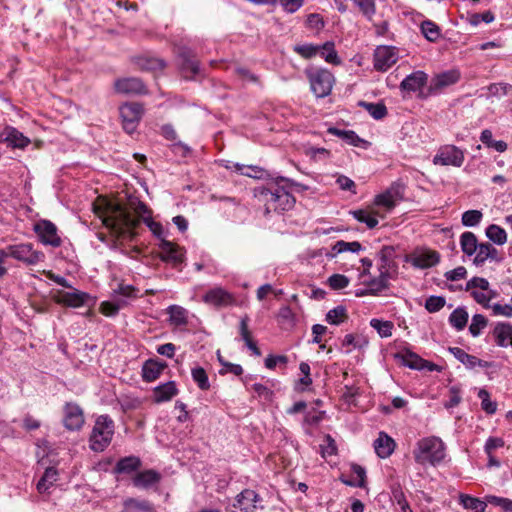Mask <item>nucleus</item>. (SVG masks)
Returning a JSON list of instances; mask_svg holds the SVG:
<instances>
[{"label": "nucleus", "mask_w": 512, "mask_h": 512, "mask_svg": "<svg viewBox=\"0 0 512 512\" xmlns=\"http://www.w3.org/2000/svg\"><path fill=\"white\" fill-rule=\"evenodd\" d=\"M58 480V472L54 467H48L37 483V491L45 493Z\"/></svg>", "instance_id": "nucleus-34"}, {"label": "nucleus", "mask_w": 512, "mask_h": 512, "mask_svg": "<svg viewBox=\"0 0 512 512\" xmlns=\"http://www.w3.org/2000/svg\"><path fill=\"white\" fill-rule=\"evenodd\" d=\"M474 255L473 262L477 266L483 265L488 259L499 260L497 249L489 242L479 243Z\"/></svg>", "instance_id": "nucleus-21"}, {"label": "nucleus", "mask_w": 512, "mask_h": 512, "mask_svg": "<svg viewBox=\"0 0 512 512\" xmlns=\"http://www.w3.org/2000/svg\"><path fill=\"white\" fill-rule=\"evenodd\" d=\"M143 111V106L136 102L126 103L120 107L123 129L128 134L133 133L137 129Z\"/></svg>", "instance_id": "nucleus-7"}, {"label": "nucleus", "mask_w": 512, "mask_h": 512, "mask_svg": "<svg viewBox=\"0 0 512 512\" xmlns=\"http://www.w3.org/2000/svg\"><path fill=\"white\" fill-rule=\"evenodd\" d=\"M249 318L247 316L243 317L240 321V335L242 340L245 342L246 346L253 352L254 355L260 356L261 351L257 347L256 343L252 340L251 333L248 327Z\"/></svg>", "instance_id": "nucleus-33"}, {"label": "nucleus", "mask_w": 512, "mask_h": 512, "mask_svg": "<svg viewBox=\"0 0 512 512\" xmlns=\"http://www.w3.org/2000/svg\"><path fill=\"white\" fill-rule=\"evenodd\" d=\"M91 300V296L79 290L66 292L59 290L55 296V302L68 307L78 308L86 305Z\"/></svg>", "instance_id": "nucleus-13"}, {"label": "nucleus", "mask_w": 512, "mask_h": 512, "mask_svg": "<svg viewBox=\"0 0 512 512\" xmlns=\"http://www.w3.org/2000/svg\"><path fill=\"white\" fill-rule=\"evenodd\" d=\"M8 256L24 263L26 266H35L45 259L42 251L35 250L32 243H19L6 248Z\"/></svg>", "instance_id": "nucleus-5"}, {"label": "nucleus", "mask_w": 512, "mask_h": 512, "mask_svg": "<svg viewBox=\"0 0 512 512\" xmlns=\"http://www.w3.org/2000/svg\"><path fill=\"white\" fill-rule=\"evenodd\" d=\"M486 236L497 245H503L507 241L506 231L496 224H491L486 228Z\"/></svg>", "instance_id": "nucleus-41"}, {"label": "nucleus", "mask_w": 512, "mask_h": 512, "mask_svg": "<svg viewBox=\"0 0 512 512\" xmlns=\"http://www.w3.org/2000/svg\"><path fill=\"white\" fill-rule=\"evenodd\" d=\"M237 507L245 512L253 511L256 503L259 501V495L251 489L243 490L236 497Z\"/></svg>", "instance_id": "nucleus-23"}, {"label": "nucleus", "mask_w": 512, "mask_h": 512, "mask_svg": "<svg viewBox=\"0 0 512 512\" xmlns=\"http://www.w3.org/2000/svg\"><path fill=\"white\" fill-rule=\"evenodd\" d=\"M202 300L204 303L216 308L231 306L235 303L233 294L220 286L208 290L203 295Z\"/></svg>", "instance_id": "nucleus-11"}, {"label": "nucleus", "mask_w": 512, "mask_h": 512, "mask_svg": "<svg viewBox=\"0 0 512 512\" xmlns=\"http://www.w3.org/2000/svg\"><path fill=\"white\" fill-rule=\"evenodd\" d=\"M492 309L493 315L495 316H505L512 317V305L510 304H499L495 303L490 307Z\"/></svg>", "instance_id": "nucleus-64"}, {"label": "nucleus", "mask_w": 512, "mask_h": 512, "mask_svg": "<svg viewBox=\"0 0 512 512\" xmlns=\"http://www.w3.org/2000/svg\"><path fill=\"white\" fill-rule=\"evenodd\" d=\"M63 424L71 431L79 430L84 424V413L82 408L74 403L67 402L64 405Z\"/></svg>", "instance_id": "nucleus-12"}, {"label": "nucleus", "mask_w": 512, "mask_h": 512, "mask_svg": "<svg viewBox=\"0 0 512 512\" xmlns=\"http://www.w3.org/2000/svg\"><path fill=\"white\" fill-rule=\"evenodd\" d=\"M479 243L473 232L466 231L460 236V246L464 254L472 256L476 253Z\"/></svg>", "instance_id": "nucleus-32"}, {"label": "nucleus", "mask_w": 512, "mask_h": 512, "mask_svg": "<svg viewBox=\"0 0 512 512\" xmlns=\"http://www.w3.org/2000/svg\"><path fill=\"white\" fill-rule=\"evenodd\" d=\"M360 10V12L371 20L376 13V5L374 0H351Z\"/></svg>", "instance_id": "nucleus-51"}, {"label": "nucleus", "mask_w": 512, "mask_h": 512, "mask_svg": "<svg viewBox=\"0 0 512 512\" xmlns=\"http://www.w3.org/2000/svg\"><path fill=\"white\" fill-rule=\"evenodd\" d=\"M460 74L456 70H450L438 74L432 82L431 89L441 90L444 87L450 86L458 82Z\"/></svg>", "instance_id": "nucleus-26"}, {"label": "nucleus", "mask_w": 512, "mask_h": 512, "mask_svg": "<svg viewBox=\"0 0 512 512\" xmlns=\"http://www.w3.org/2000/svg\"><path fill=\"white\" fill-rule=\"evenodd\" d=\"M478 397L481 399V407L487 414H494L497 410V404L490 400V395L485 389H480Z\"/></svg>", "instance_id": "nucleus-57"}, {"label": "nucleus", "mask_w": 512, "mask_h": 512, "mask_svg": "<svg viewBox=\"0 0 512 512\" xmlns=\"http://www.w3.org/2000/svg\"><path fill=\"white\" fill-rule=\"evenodd\" d=\"M489 286L490 285L487 279L482 277H473L467 282L465 289L466 291H472L478 288L482 291H488Z\"/></svg>", "instance_id": "nucleus-62"}, {"label": "nucleus", "mask_w": 512, "mask_h": 512, "mask_svg": "<svg viewBox=\"0 0 512 512\" xmlns=\"http://www.w3.org/2000/svg\"><path fill=\"white\" fill-rule=\"evenodd\" d=\"M399 58L397 48L393 46H378L374 52V68L385 72L390 69Z\"/></svg>", "instance_id": "nucleus-9"}, {"label": "nucleus", "mask_w": 512, "mask_h": 512, "mask_svg": "<svg viewBox=\"0 0 512 512\" xmlns=\"http://www.w3.org/2000/svg\"><path fill=\"white\" fill-rule=\"evenodd\" d=\"M392 276L379 272L377 277H373L368 281H364L366 286V293H370L373 296L379 295L382 291L390 287V279Z\"/></svg>", "instance_id": "nucleus-19"}, {"label": "nucleus", "mask_w": 512, "mask_h": 512, "mask_svg": "<svg viewBox=\"0 0 512 512\" xmlns=\"http://www.w3.org/2000/svg\"><path fill=\"white\" fill-rule=\"evenodd\" d=\"M124 512H153L152 505L147 501L127 499L124 501Z\"/></svg>", "instance_id": "nucleus-42"}, {"label": "nucleus", "mask_w": 512, "mask_h": 512, "mask_svg": "<svg viewBox=\"0 0 512 512\" xmlns=\"http://www.w3.org/2000/svg\"><path fill=\"white\" fill-rule=\"evenodd\" d=\"M493 96L502 97L512 94V85L509 83H493L488 87Z\"/></svg>", "instance_id": "nucleus-59"}, {"label": "nucleus", "mask_w": 512, "mask_h": 512, "mask_svg": "<svg viewBox=\"0 0 512 512\" xmlns=\"http://www.w3.org/2000/svg\"><path fill=\"white\" fill-rule=\"evenodd\" d=\"M179 59L181 72L186 79H192L199 74V61L190 49H182L179 54Z\"/></svg>", "instance_id": "nucleus-14"}, {"label": "nucleus", "mask_w": 512, "mask_h": 512, "mask_svg": "<svg viewBox=\"0 0 512 512\" xmlns=\"http://www.w3.org/2000/svg\"><path fill=\"white\" fill-rule=\"evenodd\" d=\"M398 197L399 195L396 190L388 189L375 197L374 204L376 206L384 207L387 211H390L396 206Z\"/></svg>", "instance_id": "nucleus-31"}, {"label": "nucleus", "mask_w": 512, "mask_h": 512, "mask_svg": "<svg viewBox=\"0 0 512 512\" xmlns=\"http://www.w3.org/2000/svg\"><path fill=\"white\" fill-rule=\"evenodd\" d=\"M468 318L469 315L465 308L458 307L450 314L449 323L456 330L461 331L466 327Z\"/></svg>", "instance_id": "nucleus-37"}, {"label": "nucleus", "mask_w": 512, "mask_h": 512, "mask_svg": "<svg viewBox=\"0 0 512 512\" xmlns=\"http://www.w3.org/2000/svg\"><path fill=\"white\" fill-rule=\"evenodd\" d=\"M348 319L347 310L344 306L339 305L329 310L325 316L326 322L331 325H340Z\"/></svg>", "instance_id": "nucleus-39"}, {"label": "nucleus", "mask_w": 512, "mask_h": 512, "mask_svg": "<svg viewBox=\"0 0 512 512\" xmlns=\"http://www.w3.org/2000/svg\"><path fill=\"white\" fill-rule=\"evenodd\" d=\"M368 338L362 334H346L342 340V347H347L346 353L352 349H364L368 346Z\"/></svg>", "instance_id": "nucleus-28"}, {"label": "nucleus", "mask_w": 512, "mask_h": 512, "mask_svg": "<svg viewBox=\"0 0 512 512\" xmlns=\"http://www.w3.org/2000/svg\"><path fill=\"white\" fill-rule=\"evenodd\" d=\"M459 502L465 509L472 512H485L486 509V502L484 500L467 494H460Z\"/></svg>", "instance_id": "nucleus-36"}, {"label": "nucleus", "mask_w": 512, "mask_h": 512, "mask_svg": "<svg viewBox=\"0 0 512 512\" xmlns=\"http://www.w3.org/2000/svg\"><path fill=\"white\" fill-rule=\"evenodd\" d=\"M167 313L172 324L180 326L187 323V311L183 307L171 305L167 308Z\"/></svg>", "instance_id": "nucleus-45"}, {"label": "nucleus", "mask_w": 512, "mask_h": 512, "mask_svg": "<svg viewBox=\"0 0 512 512\" xmlns=\"http://www.w3.org/2000/svg\"><path fill=\"white\" fill-rule=\"evenodd\" d=\"M160 479V474L155 470L150 469L137 473L133 478V484L135 487L147 489L158 483Z\"/></svg>", "instance_id": "nucleus-24"}, {"label": "nucleus", "mask_w": 512, "mask_h": 512, "mask_svg": "<svg viewBox=\"0 0 512 512\" xmlns=\"http://www.w3.org/2000/svg\"><path fill=\"white\" fill-rule=\"evenodd\" d=\"M343 141L345 143L349 144V145H352V146H355V147H360V148H363V149H367L371 145L369 141L360 138L352 130L348 131V134L346 135V137L344 138Z\"/></svg>", "instance_id": "nucleus-60"}, {"label": "nucleus", "mask_w": 512, "mask_h": 512, "mask_svg": "<svg viewBox=\"0 0 512 512\" xmlns=\"http://www.w3.org/2000/svg\"><path fill=\"white\" fill-rule=\"evenodd\" d=\"M165 368V363H160L154 360H148L145 362L142 368L143 379L148 382L154 381L159 377V375Z\"/></svg>", "instance_id": "nucleus-29"}, {"label": "nucleus", "mask_w": 512, "mask_h": 512, "mask_svg": "<svg viewBox=\"0 0 512 512\" xmlns=\"http://www.w3.org/2000/svg\"><path fill=\"white\" fill-rule=\"evenodd\" d=\"M160 256L163 261L178 264L182 262V254L180 253L179 247L170 241L161 239L159 245Z\"/></svg>", "instance_id": "nucleus-20"}, {"label": "nucleus", "mask_w": 512, "mask_h": 512, "mask_svg": "<svg viewBox=\"0 0 512 512\" xmlns=\"http://www.w3.org/2000/svg\"><path fill=\"white\" fill-rule=\"evenodd\" d=\"M446 447L443 441L435 436L420 439L413 451V456L418 464L427 463L435 466L442 462L446 456Z\"/></svg>", "instance_id": "nucleus-3"}, {"label": "nucleus", "mask_w": 512, "mask_h": 512, "mask_svg": "<svg viewBox=\"0 0 512 512\" xmlns=\"http://www.w3.org/2000/svg\"><path fill=\"white\" fill-rule=\"evenodd\" d=\"M420 28L423 36L430 42H436L441 36L439 26L430 20L423 21Z\"/></svg>", "instance_id": "nucleus-40"}, {"label": "nucleus", "mask_w": 512, "mask_h": 512, "mask_svg": "<svg viewBox=\"0 0 512 512\" xmlns=\"http://www.w3.org/2000/svg\"><path fill=\"white\" fill-rule=\"evenodd\" d=\"M353 217L359 222L365 223L368 228L372 229L377 226V213L359 209L351 212Z\"/></svg>", "instance_id": "nucleus-44"}, {"label": "nucleus", "mask_w": 512, "mask_h": 512, "mask_svg": "<svg viewBox=\"0 0 512 512\" xmlns=\"http://www.w3.org/2000/svg\"><path fill=\"white\" fill-rule=\"evenodd\" d=\"M115 89L123 94H145L147 92L144 83L139 78H124L115 82Z\"/></svg>", "instance_id": "nucleus-18"}, {"label": "nucleus", "mask_w": 512, "mask_h": 512, "mask_svg": "<svg viewBox=\"0 0 512 512\" xmlns=\"http://www.w3.org/2000/svg\"><path fill=\"white\" fill-rule=\"evenodd\" d=\"M320 54L326 62L328 63H331V64H334V65H338L341 63V60L334 48V43L333 42H325L324 44L321 45V48H320V52L318 53Z\"/></svg>", "instance_id": "nucleus-46"}, {"label": "nucleus", "mask_w": 512, "mask_h": 512, "mask_svg": "<svg viewBox=\"0 0 512 512\" xmlns=\"http://www.w3.org/2000/svg\"><path fill=\"white\" fill-rule=\"evenodd\" d=\"M312 92L318 98L326 97L330 94L334 76L327 69H309L306 71Z\"/></svg>", "instance_id": "nucleus-6"}, {"label": "nucleus", "mask_w": 512, "mask_h": 512, "mask_svg": "<svg viewBox=\"0 0 512 512\" xmlns=\"http://www.w3.org/2000/svg\"><path fill=\"white\" fill-rule=\"evenodd\" d=\"M359 106L363 107L375 120H381L387 115L386 106L381 103L360 101Z\"/></svg>", "instance_id": "nucleus-38"}, {"label": "nucleus", "mask_w": 512, "mask_h": 512, "mask_svg": "<svg viewBox=\"0 0 512 512\" xmlns=\"http://www.w3.org/2000/svg\"><path fill=\"white\" fill-rule=\"evenodd\" d=\"M379 256V265L378 272L388 274L389 276L394 277L397 273L398 266L394 260L395 258V249L392 246H383Z\"/></svg>", "instance_id": "nucleus-15"}, {"label": "nucleus", "mask_w": 512, "mask_h": 512, "mask_svg": "<svg viewBox=\"0 0 512 512\" xmlns=\"http://www.w3.org/2000/svg\"><path fill=\"white\" fill-rule=\"evenodd\" d=\"M428 76L423 71H415L406 76L400 83V89L403 92H418L426 85Z\"/></svg>", "instance_id": "nucleus-17"}, {"label": "nucleus", "mask_w": 512, "mask_h": 512, "mask_svg": "<svg viewBox=\"0 0 512 512\" xmlns=\"http://www.w3.org/2000/svg\"><path fill=\"white\" fill-rule=\"evenodd\" d=\"M440 260V255L436 251H424L415 255L412 259V265L417 268L425 269L436 265Z\"/></svg>", "instance_id": "nucleus-25"}, {"label": "nucleus", "mask_w": 512, "mask_h": 512, "mask_svg": "<svg viewBox=\"0 0 512 512\" xmlns=\"http://www.w3.org/2000/svg\"><path fill=\"white\" fill-rule=\"evenodd\" d=\"M0 141L12 148L23 149L29 145L30 139L12 126H6L0 132Z\"/></svg>", "instance_id": "nucleus-16"}, {"label": "nucleus", "mask_w": 512, "mask_h": 512, "mask_svg": "<svg viewBox=\"0 0 512 512\" xmlns=\"http://www.w3.org/2000/svg\"><path fill=\"white\" fill-rule=\"evenodd\" d=\"M362 250V245L358 241L345 242L343 240L337 241L333 246V251L336 253L352 252L358 253Z\"/></svg>", "instance_id": "nucleus-53"}, {"label": "nucleus", "mask_w": 512, "mask_h": 512, "mask_svg": "<svg viewBox=\"0 0 512 512\" xmlns=\"http://www.w3.org/2000/svg\"><path fill=\"white\" fill-rule=\"evenodd\" d=\"M255 197L264 203L266 213L271 211H288L295 204V198L284 187L274 189L261 187L255 189Z\"/></svg>", "instance_id": "nucleus-2"}, {"label": "nucleus", "mask_w": 512, "mask_h": 512, "mask_svg": "<svg viewBox=\"0 0 512 512\" xmlns=\"http://www.w3.org/2000/svg\"><path fill=\"white\" fill-rule=\"evenodd\" d=\"M251 389L255 393V397H258L266 402H271L274 397V392L267 386L261 383H255L251 386Z\"/></svg>", "instance_id": "nucleus-56"}, {"label": "nucleus", "mask_w": 512, "mask_h": 512, "mask_svg": "<svg viewBox=\"0 0 512 512\" xmlns=\"http://www.w3.org/2000/svg\"><path fill=\"white\" fill-rule=\"evenodd\" d=\"M321 45L299 44L295 45L293 50L305 59H310L320 52Z\"/></svg>", "instance_id": "nucleus-50"}, {"label": "nucleus", "mask_w": 512, "mask_h": 512, "mask_svg": "<svg viewBox=\"0 0 512 512\" xmlns=\"http://www.w3.org/2000/svg\"><path fill=\"white\" fill-rule=\"evenodd\" d=\"M329 286L334 290L344 289L349 284V279L342 274H333L328 278Z\"/></svg>", "instance_id": "nucleus-61"}, {"label": "nucleus", "mask_w": 512, "mask_h": 512, "mask_svg": "<svg viewBox=\"0 0 512 512\" xmlns=\"http://www.w3.org/2000/svg\"><path fill=\"white\" fill-rule=\"evenodd\" d=\"M464 161L463 152L453 145L442 147L434 156L433 163L436 165H452L460 167Z\"/></svg>", "instance_id": "nucleus-10"}, {"label": "nucleus", "mask_w": 512, "mask_h": 512, "mask_svg": "<svg viewBox=\"0 0 512 512\" xmlns=\"http://www.w3.org/2000/svg\"><path fill=\"white\" fill-rule=\"evenodd\" d=\"M193 381L197 384L201 390H209L210 382L206 371L202 367H195L191 371Z\"/></svg>", "instance_id": "nucleus-49"}, {"label": "nucleus", "mask_w": 512, "mask_h": 512, "mask_svg": "<svg viewBox=\"0 0 512 512\" xmlns=\"http://www.w3.org/2000/svg\"><path fill=\"white\" fill-rule=\"evenodd\" d=\"M510 323L498 322L496 323L492 335L495 339L496 344L499 347H508V341L510 340Z\"/></svg>", "instance_id": "nucleus-30"}, {"label": "nucleus", "mask_w": 512, "mask_h": 512, "mask_svg": "<svg viewBox=\"0 0 512 512\" xmlns=\"http://www.w3.org/2000/svg\"><path fill=\"white\" fill-rule=\"evenodd\" d=\"M34 232L37 234L43 245L59 247L62 243L57 233V227L49 220H40L34 225Z\"/></svg>", "instance_id": "nucleus-8"}, {"label": "nucleus", "mask_w": 512, "mask_h": 512, "mask_svg": "<svg viewBox=\"0 0 512 512\" xmlns=\"http://www.w3.org/2000/svg\"><path fill=\"white\" fill-rule=\"evenodd\" d=\"M352 472L355 475L354 479L351 481H345V483L349 486L354 487H364L366 481V471L365 469L357 464L352 465Z\"/></svg>", "instance_id": "nucleus-54"}, {"label": "nucleus", "mask_w": 512, "mask_h": 512, "mask_svg": "<svg viewBox=\"0 0 512 512\" xmlns=\"http://www.w3.org/2000/svg\"><path fill=\"white\" fill-rule=\"evenodd\" d=\"M140 466H141V460L139 457L127 456V457L121 458L117 462V464L115 466V472L129 474L133 471H136Z\"/></svg>", "instance_id": "nucleus-35"}, {"label": "nucleus", "mask_w": 512, "mask_h": 512, "mask_svg": "<svg viewBox=\"0 0 512 512\" xmlns=\"http://www.w3.org/2000/svg\"><path fill=\"white\" fill-rule=\"evenodd\" d=\"M177 394V388L173 381L157 386L153 391V398L156 403L169 401Z\"/></svg>", "instance_id": "nucleus-27"}, {"label": "nucleus", "mask_w": 512, "mask_h": 512, "mask_svg": "<svg viewBox=\"0 0 512 512\" xmlns=\"http://www.w3.org/2000/svg\"><path fill=\"white\" fill-rule=\"evenodd\" d=\"M235 168L237 171H239L242 175L253 177V178H260L262 171L256 167V166H244L236 163Z\"/></svg>", "instance_id": "nucleus-63"}, {"label": "nucleus", "mask_w": 512, "mask_h": 512, "mask_svg": "<svg viewBox=\"0 0 512 512\" xmlns=\"http://www.w3.org/2000/svg\"><path fill=\"white\" fill-rule=\"evenodd\" d=\"M370 326L377 331L381 338L390 337L394 328L393 322L377 318L370 320Z\"/></svg>", "instance_id": "nucleus-43"}, {"label": "nucleus", "mask_w": 512, "mask_h": 512, "mask_svg": "<svg viewBox=\"0 0 512 512\" xmlns=\"http://www.w3.org/2000/svg\"><path fill=\"white\" fill-rule=\"evenodd\" d=\"M127 304L128 302L121 298L116 299L114 302L104 301L101 303L100 310L106 316H114Z\"/></svg>", "instance_id": "nucleus-48"}, {"label": "nucleus", "mask_w": 512, "mask_h": 512, "mask_svg": "<svg viewBox=\"0 0 512 512\" xmlns=\"http://www.w3.org/2000/svg\"><path fill=\"white\" fill-rule=\"evenodd\" d=\"M449 352L468 369L475 368V356L466 353L459 347H449Z\"/></svg>", "instance_id": "nucleus-47"}, {"label": "nucleus", "mask_w": 512, "mask_h": 512, "mask_svg": "<svg viewBox=\"0 0 512 512\" xmlns=\"http://www.w3.org/2000/svg\"><path fill=\"white\" fill-rule=\"evenodd\" d=\"M483 218L480 210H468L462 214V224L466 227L477 226Z\"/></svg>", "instance_id": "nucleus-52"}, {"label": "nucleus", "mask_w": 512, "mask_h": 512, "mask_svg": "<svg viewBox=\"0 0 512 512\" xmlns=\"http://www.w3.org/2000/svg\"><path fill=\"white\" fill-rule=\"evenodd\" d=\"M446 300L442 296H430L426 299L425 308L430 313H435L445 306Z\"/></svg>", "instance_id": "nucleus-58"}, {"label": "nucleus", "mask_w": 512, "mask_h": 512, "mask_svg": "<svg viewBox=\"0 0 512 512\" xmlns=\"http://www.w3.org/2000/svg\"><path fill=\"white\" fill-rule=\"evenodd\" d=\"M487 319L482 314H475L472 317L469 331L473 337L480 335L481 331L487 326Z\"/></svg>", "instance_id": "nucleus-55"}, {"label": "nucleus", "mask_w": 512, "mask_h": 512, "mask_svg": "<svg viewBox=\"0 0 512 512\" xmlns=\"http://www.w3.org/2000/svg\"><path fill=\"white\" fill-rule=\"evenodd\" d=\"M374 449L376 454L384 459L393 453L395 442L386 433L380 432L378 438L374 441Z\"/></svg>", "instance_id": "nucleus-22"}, {"label": "nucleus", "mask_w": 512, "mask_h": 512, "mask_svg": "<svg viewBox=\"0 0 512 512\" xmlns=\"http://www.w3.org/2000/svg\"><path fill=\"white\" fill-rule=\"evenodd\" d=\"M95 213L102 219L103 224L117 238L132 239L135 228L151 216L150 208L138 199H130L128 206L117 201L101 199L94 208Z\"/></svg>", "instance_id": "nucleus-1"}, {"label": "nucleus", "mask_w": 512, "mask_h": 512, "mask_svg": "<svg viewBox=\"0 0 512 512\" xmlns=\"http://www.w3.org/2000/svg\"><path fill=\"white\" fill-rule=\"evenodd\" d=\"M114 429V421L108 415H100L90 434V448L94 452L104 451L112 441Z\"/></svg>", "instance_id": "nucleus-4"}]
</instances>
